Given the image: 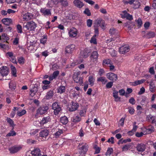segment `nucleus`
<instances>
[{
	"label": "nucleus",
	"mask_w": 156,
	"mask_h": 156,
	"mask_svg": "<svg viewBox=\"0 0 156 156\" xmlns=\"http://www.w3.org/2000/svg\"><path fill=\"white\" fill-rule=\"evenodd\" d=\"M7 121L8 122L11 126L12 127H14V126L13 121L12 119L9 118H7Z\"/></svg>",
	"instance_id": "nucleus-41"
},
{
	"label": "nucleus",
	"mask_w": 156,
	"mask_h": 156,
	"mask_svg": "<svg viewBox=\"0 0 156 156\" xmlns=\"http://www.w3.org/2000/svg\"><path fill=\"white\" fill-rule=\"evenodd\" d=\"M128 111L130 114L132 115L133 114L135 110L134 109L132 108H129Z\"/></svg>",
	"instance_id": "nucleus-62"
},
{
	"label": "nucleus",
	"mask_w": 156,
	"mask_h": 156,
	"mask_svg": "<svg viewBox=\"0 0 156 156\" xmlns=\"http://www.w3.org/2000/svg\"><path fill=\"white\" fill-rule=\"evenodd\" d=\"M146 148L145 145L143 144H137L136 147V148L139 152L144 151Z\"/></svg>",
	"instance_id": "nucleus-17"
},
{
	"label": "nucleus",
	"mask_w": 156,
	"mask_h": 156,
	"mask_svg": "<svg viewBox=\"0 0 156 156\" xmlns=\"http://www.w3.org/2000/svg\"><path fill=\"white\" fill-rule=\"evenodd\" d=\"M26 113V111L25 110H23L21 111H19L17 112V115L19 116H21Z\"/></svg>",
	"instance_id": "nucleus-45"
},
{
	"label": "nucleus",
	"mask_w": 156,
	"mask_h": 156,
	"mask_svg": "<svg viewBox=\"0 0 156 156\" xmlns=\"http://www.w3.org/2000/svg\"><path fill=\"white\" fill-rule=\"evenodd\" d=\"M60 2L63 6H66L68 5V3L67 2V0H60Z\"/></svg>",
	"instance_id": "nucleus-53"
},
{
	"label": "nucleus",
	"mask_w": 156,
	"mask_h": 156,
	"mask_svg": "<svg viewBox=\"0 0 156 156\" xmlns=\"http://www.w3.org/2000/svg\"><path fill=\"white\" fill-rule=\"evenodd\" d=\"M66 90V88L65 86H60L58 89V93L60 94L62 93L65 92Z\"/></svg>",
	"instance_id": "nucleus-29"
},
{
	"label": "nucleus",
	"mask_w": 156,
	"mask_h": 156,
	"mask_svg": "<svg viewBox=\"0 0 156 156\" xmlns=\"http://www.w3.org/2000/svg\"><path fill=\"white\" fill-rule=\"evenodd\" d=\"M52 133L53 136V138H58L59 137L61 134L63 133V131L62 129L58 128H54L52 129Z\"/></svg>",
	"instance_id": "nucleus-4"
},
{
	"label": "nucleus",
	"mask_w": 156,
	"mask_h": 156,
	"mask_svg": "<svg viewBox=\"0 0 156 156\" xmlns=\"http://www.w3.org/2000/svg\"><path fill=\"white\" fill-rule=\"evenodd\" d=\"M52 108L54 110V113L55 115H57L60 112L61 110V106L58 102H55L52 105Z\"/></svg>",
	"instance_id": "nucleus-3"
},
{
	"label": "nucleus",
	"mask_w": 156,
	"mask_h": 156,
	"mask_svg": "<svg viewBox=\"0 0 156 156\" xmlns=\"http://www.w3.org/2000/svg\"><path fill=\"white\" fill-rule=\"evenodd\" d=\"M9 59L10 61H11L13 63H17V62L16 61V58L14 56H13V57L9 58Z\"/></svg>",
	"instance_id": "nucleus-60"
},
{
	"label": "nucleus",
	"mask_w": 156,
	"mask_h": 156,
	"mask_svg": "<svg viewBox=\"0 0 156 156\" xmlns=\"http://www.w3.org/2000/svg\"><path fill=\"white\" fill-rule=\"evenodd\" d=\"M113 149L112 148H108L106 153V156H110V155L113 153Z\"/></svg>",
	"instance_id": "nucleus-35"
},
{
	"label": "nucleus",
	"mask_w": 156,
	"mask_h": 156,
	"mask_svg": "<svg viewBox=\"0 0 156 156\" xmlns=\"http://www.w3.org/2000/svg\"><path fill=\"white\" fill-rule=\"evenodd\" d=\"M32 16L29 13H25L23 16V20L24 21H28L30 20Z\"/></svg>",
	"instance_id": "nucleus-24"
},
{
	"label": "nucleus",
	"mask_w": 156,
	"mask_h": 156,
	"mask_svg": "<svg viewBox=\"0 0 156 156\" xmlns=\"http://www.w3.org/2000/svg\"><path fill=\"white\" fill-rule=\"evenodd\" d=\"M73 78L74 81L77 83H79L80 84H82L83 83L82 78L77 73H75L73 76Z\"/></svg>",
	"instance_id": "nucleus-7"
},
{
	"label": "nucleus",
	"mask_w": 156,
	"mask_h": 156,
	"mask_svg": "<svg viewBox=\"0 0 156 156\" xmlns=\"http://www.w3.org/2000/svg\"><path fill=\"white\" fill-rule=\"evenodd\" d=\"M81 120V118L77 115H74L71 119V121L72 122L75 123L80 122Z\"/></svg>",
	"instance_id": "nucleus-23"
},
{
	"label": "nucleus",
	"mask_w": 156,
	"mask_h": 156,
	"mask_svg": "<svg viewBox=\"0 0 156 156\" xmlns=\"http://www.w3.org/2000/svg\"><path fill=\"white\" fill-rule=\"evenodd\" d=\"M133 8L134 9H136L139 8L140 5V2L137 1L135 2L134 3H133Z\"/></svg>",
	"instance_id": "nucleus-30"
},
{
	"label": "nucleus",
	"mask_w": 156,
	"mask_h": 156,
	"mask_svg": "<svg viewBox=\"0 0 156 156\" xmlns=\"http://www.w3.org/2000/svg\"><path fill=\"white\" fill-rule=\"evenodd\" d=\"M103 65H110V60L109 59H106L103 62Z\"/></svg>",
	"instance_id": "nucleus-56"
},
{
	"label": "nucleus",
	"mask_w": 156,
	"mask_h": 156,
	"mask_svg": "<svg viewBox=\"0 0 156 156\" xmlns=\"http://www.w3.org/2000/svg\"><path fill=\"white\" fill-rule=\"evenodd\" d=\"M47 41V37L46 36H44L40 39L41 43L44 44Z\"/></svg>",
	"instance_id": "nucleus-36"
},
{
	"label": "nucleus",
	"mask_w": 156,
	"mask_h": 156,
	"mask_svg": "<svg viewBox=\"0 0 156 156\" xmlns=\"http://www.w3.org/2000/svg\"><path fill=\"white\" fill-rule=\"evenodd\" d=\"M129 46L128 45H125L120 47L119 49V52L121 54H124L129 51Z\"/></svg>",
	"instance_id": "nucleus-10"
},
{
	"label": "nucleus",
	"mask_w": 156,
	"mask_h": 156,
	"mask_svg": "<svg viewBox=\"0 0 156 156\" xmlns=\"http://www.w3.org/2000/svg\"><path fill=\"white\" fill-rule=\"evenodd\" d=\"M124 120H125V118H122L119 121V125L122 126L124 124Z\"/></svg>",
	"instance_id": "nucleus-50"
},
{
	"label": "nucleus",
	"mask_w": 156,
	"mask_h": 156,
	"mask_svg": "<svg viewBox=\"0 0 156 156\" xmlns=\"http://www.w3.org/2000/svg\"><path fill=\"white\" fill-rule=\"evenodd\" d=\"M89 51H88L87 50L85 49L83 51L81 52V54L82 56L83 57L87 58L89 55Z\"/></svg>",
	"instance_id": "nucleus-32"
},
{
	"label": "nucleus",
	"mask_w": 156,
	"mask_h": 156,
	"mask_svg": "<svg viewBox=\"0 0 156 156\" xmlns=\"http://www.w3.org/2000/svg\"><path fill=\"white\" fill-rule=\"evenodd\" d=\"M144 134V133L142 132L140 133L136 132L135 135L137 137H140L142 136Z\"/></svg>",
	"instance_id": "nucleus-61"
},
{
	"label": "nucleus",
	"mask_w": 156,
	"mask_h": 156,
	"mask_svg": "<svg viewBox=\"0 0 156 156\" xmlns=\"http://www.w3.org/2000/svg\"><path fill=\"white\" fill-rule=\"evenodd\" d=\"M97 81L101 82L102 84H105L107 81L106 78L103 77H101L98 78Z\"/></svg>",
	"instance_id": "nucleus-31"
},
{
	"label": "nucleus",
	"mask_w": 156,
	"mask_h": 156,
	"mask_svg": "<svg viewBox=\"0 0 156 156\" xmlns=\"http://www.w3.org/2000/svg\"><path fill=\"white\" fill-rule=\"evenodd\" d=\"M38 88L37 87L34 86L30 90V91L31 93L30 95L31 96H34L35 93L37 92Z\"/></svg>",
	"instance_id": "nucleus-27"
},
{
	"label": "nucleus",
	"mask_w": 156,
	"mask_h": 156,
	"mask_svg": "<svg viewBox=\"0 0 156 156\" xmlns=\"http://www.w3.org/2000/svg\"><path fill=\"white\" fill-rule=\"evenodd\" d=\"M88 145L85 143H80L78 146V150L79 154L83 155L85 154L88 149Z\"/></svg>",
	"instance_id": "nucleus-1"
},
{
	"label": "nucleus",
	"mask_w": 156,
	"mask_h": 156,
	"mask_svg": "<svg viewBox=\"0 0 156 156\" xmlns=\"http://www.w3.org/2000/svg\"><path fill=\"white\" fill-rule=\"evenodd\" d=\"M92 23V20L90 19H88L87 21V26L88 27H90L91 26Z\"/></svg>",
	"instance_id": "nucleus-47"
},
{
	"label": "nucleus",
	"mask_w": 156,
	"mask_h": 156,
	"mask_svg": "<svg viewBox=\"0 0 156 156\" xmlns=\"http://www.w3.org/2000/svg\"><path fill=\"white\" fill-rule=\"evenodd\" d=\"M109 52L112 56L115 57L116 55V51L113 49H110Z\"/></svg>",
	"instance_id": "nucleus-40"
},
{
	"label": "nucleus",
	"mask_w": 156,
	"mask_h": 156,
	"mask_svg": "<svg viewBox=\"0 0 156 156\" xmlns=\"http://www.w3.org/2000/svg\"><path fill=\"white\" fill-rule=\"evenodd\" d=\"M48 109V106L46 105L41 106L37 110V114L41 115H43L46 113Z\"/></svg>",
	"instance_id": "nucleus-5"
},
{
	"label": "nucleus",
	"mask_w": 156,
	"mask_h": 156,
	"mask_svg": "<svg viewBox=\"0 0 156 156\" xmlns=\"http://www.w3.org/2000/svg\"><path fill=\"white\" fill-rule=\"evenodd\" d=\"M94 36H98L99 34V31L98 28V27H94Z\"/></svg>",
	"instance_id": "nucleus-51"
},
{
	"label": "nucleus",
	"mask_w": 156,
	"mask_h": 156,
	"mask_svg": "<svg viewBox=\"0 0 156 156\" xmlns=\"http://www.w3.org/2000/svg\"><path fill=\"white\" fill-rule=\"evenodd\" d=\"M84 13L88 16H89L91 15V13L90 11L88 8H86L85 9L84 11Z\"/></svg>",
	"instance_id": "nucleus-48"
},
{
	"label": "nucleus",
	"mask_w": 156,
	"mask_h": 156,
	"mask_svg": "<svg viewBox=\"0 0 156 156\" xmlns=\"http://www.w3.org/2000/svg\"><path fill=\"white\" fill-rule=\"evenodd\" d=\"M69 35L71 37H75L77 34V31L76 29L72 27L71 28L69 32Z\"/></svg>",
	"instance_id": "nucleus-11"
},
{
	"label": "nucleus",
	"mask_w": 156,
	"mask_h": 156,
	"mask_svg": "<svg viewBox=\"0 0 156 156\" xmlns=\"http://www.w3.org/2000/svg\"><path fill=\"white\" fill-rule=\"evenodd\" d=\"M41 12L42 14L45 16H50L51 14L50 9H47L46 8H41Z\"/></svg>",
	"instance_id": "nucleus-13"
},
{
	"label": "nucleus",
	"mask_w": 156,
	"mask_h": 156,
	"mask_svg": "<svg viewBox=\"0 0 156 156\" xmlns=\"http://www.w3.org/2000/svg\"><path fill=\"white\" fill-rule=\"evenodd\" d=\"M31 154L33 156H41V151L38 148H35L31 151Z\"/></svg>",
	"instance_id": "nucleus-16"
},
{
	"label": "nucleus",
	"mask_w": 156,
	"mask_h": 156,
	"mask_svg": "<svg viewBox=\"0 0 156 156\" xmlns=\"http://www.w3.org/2000/svg\"><path fill=\"white\" fill-rule=\"evenodd\" d=\"M53 91H50L48 92L47 94V95L46 96V98L47 99H49L51 98L52 96H53Z\"/></svg>",
	"instance_id": "nucleus-38"
},
{
	"label": "nucleus",
	"mask_w": 156,
	"mask_h": 156,
	"mask_svg": "<svg viewBox=\"0 0 156 156\" xmlns=\"http://www.w3.org/2000/svg\"><path fill=\"white\" fill-rule=\"evenodd\" d=\"M51 120V119L49 116L44 117L42 119V120L41 121V124L42 125H44L48 123V122H50Z\"/></svg>",
	"instance_id": "nucleus-22"
},
{
	"label": "nucleus",
	"mask_w": 156,
	"mask_h": 156,
	"mask_svg": "<svg viewBox=\"0 0 156 156\" xmlns=\"http://www.w3.org/2000/svg\"><path fill=\"white\" fill-rule=\"evenodd\" d=\"M2 21L6 25H8L9 24L12 22V20L8 18L3 19L2 20Z\"/></svg>",
	"instance_id": "nucleus-28"
},
{
	"label": "nucleus",
	"mask_w": 156,
	"mask_h": 156,
	"mask_svg": "<svg viewBox=\"0 0 156 156\" xmlns=\"http://www.w3.org/2000/svg\"><path fill=\"white\" fill-rule=\"evenodd\" d=\"M94 80L95 79L92 76H90L89 77L88 81L89 83V84L91 85V86H93L94 85Z\"/></svg>",
	"instance_id": "nucleus-33"
},
{
	"label": "nucleus",
	"mask_w": 156,
	"mask_h": 156,
	"mask_svg": "<svg viewBox=\"0 0 156 156\" xmlns=\"http://www.w3.org/2000/svg\"><path fill=\"white\" fill-rule=\"evenodd\" d=\"M104 21L101 18H98L94 21V27H99Z\"/></svg>",
	"instance_id": "nucleus-18"
},
{
	"label": "nucleus",
	"mask_w": 156,
	"mask_h": 156,
	"mask_svg": "<svg viewBox=\"0 0 156 156\" xmlns=\"http://www.w3.org/2000/svg\"><path fill=\"white\" fill-rule=\"evenodd\" d=\"M96 36H94V35L91 38L90 41V42L91 43H93L94 44H97L96 39Z\"/></svg>",
	"instance_id": "nucleus-39"
},
{
	"label": "nucleus",
	"mask_w": 156,
	"mask_h": 156,
	"mask_svg": "<svg viewBox=\"0 0 156 156\" xmlns=\"http://www.w3.org/2000/svg\"><path fill=\"white\" fill-rule=\"evenodd\" d=\"M79 106L78 104L76 103L72 102L71 106L69 108V111L73 112L76 110L77 109Z\"/></svg>",
	"instance_id": "nucleus-20"
},
{
	"label": "nucleus",
	"mask_w": 156,
	"mask_h": 156,
	"mask_svg": "<svg viewBox=\"0 0 156 156\" xmlns=\"http://www.w3.org/2000/svg\"><path fill=\"white\" fill-rule=\"evenodd\" d=\"M16 133L14 131H12L8 133L7 135V136H12L16 135Z\"/></svg>",
	"instance_id": "nucleus-46"
},
{
	"label": "nucleus",
	"mask_w": 156,
	"mask_h": 156,
	"mask_svg": "<svg viewBox=\"0 0 156 156\" xmlns=\"http://www.w3.org/2000/svg\"><path fill=\"white\" fill-rule=\"evenodd\" d=\"M73 3L75 6L79 8H81L84 5L83 3L80 0H75Z\"/></svg>",
	"instance_id": "nucleus-15"
},
{
	"label": "nucleus",
	"mask_w": 156,
	"mask_h": 156,
	"mask_svg": "<svg viewBox=\"0 0 156 156\" xmlns=\"http://www.w3.org/2000/svg\"><path fill=\"white\" fill-rule=\"evenodd\" d=\"M75 49V46L74 44H72L68 45L65 49L66 53L71 54Z\"/></svg>",
	"instance_id": "nucleus-9"
},
{
	"label": "nucleus",
	"mask_w": 156,
	"mask_h": 156,
	"mask_svg": "<svg viewBox=\"0 0 156 156\" xmlns=\"http://www.w3.org/2000/svg\"><path fill=\"white\" fill-rule=\"evenodd\" d=\"M107 77L109 80L112 81H116L117 79V75L112 73H109L106 74Z\"/></svg>",
	"instance_id": "nucleus-8"
},
{
	"label": "nucleus",
	"mask_w": 156,
	"mask_h": 156,
	"mask_svg": "<svg viewBox=\"0 0 156 156\" xmlns=\"http://www.w3.org/2000/svg\"><path fill=\"white\" fill-rule=\"evenodd\" d=\"M39 134L40 136L46 138L49 134V131L47 129H44L40 132Z\"/></svg>",
	"instance_id": "nucleus-19"
},
{
	"label": "nucleus",
	"mask_w": 156,
	"mask_h": 156,
	"mask_svg": "<svg viewBox=\"0 0 156 156\" xmlns=\"http://www.w3.org/2000/svg\"><path fill=\"white\" fill-rule=\"evenodd\" d=\"M119 92L120 94V95L123 96L125 94V91L124 89H121L119 90Z\"/></svg>",
	"instance_id": "nucleus-64"
},
{
	"label": "nucleus",
	"mask_w": 156,
	"mask_h": 156,
	"mask_svg": "<svg viewBox=\"0 0 156 156\" xmlns=\"http://www.w3.org/2000/svg\"><path fill=\"white\" fill-rule=\"evenodd\" d=\"M59 72L57 70L54 72L52 74L49 76V79L50 81L53 80L56 78L59 74Z\"/></svg>",
	"instance_id": "nucleus-21"
},
{
	"label": "nucleus",
	"mask_w": 156,
	"mask_h": 156,
	"mask_svg": "<svg viewBox=\"0 0 156 156\" xmlns=\"http://www.w3.org/2000/svg\"><path fill=\"white\" fill-rule=\"evenodd\" d=\"M37 24L33 21L27 22L25 25H24L23 28L29 31H34L37 27Z\"/></svg>",
	"instance_id": "nucleus-2"
},
{
	"label": "nucleus",
	"mask_w": 156,
	"mask_h": 156,
	"mask_svg": "<svg viewBox=\"0 0 156 156\" xmlns=\"http://www.w3.org/2000/svg\"><path fill=\"white\" fill-rule=\"evenodd\" d=\"M8 73V68L6 66L2 67L0 70V80H2V77L7 76Z\"/></svg>",
	"instance_id": "nucleus-6"
},
{
	"label": "nucleus",
	"mask_w": 156,
	"mask_h": 156,
	"mask_svg": "<svg viewBox=\"0 0 156 156\" xmlns=\"http://www.w3.org/2000/svg\"><path fill=\"white\" fill-rule=\"evenodd\" d=\"M2 41L4 42H7V41L9 40V38L7 35L5 34H3L1 35Z\"/></svg>",
	"instance_id": "nucleus-34"
},
{
	"label": "nucleus",
	"mask_w": 156,
	"mask_h": 156,
	"mask_svg": "<svg viewBox=\"0 0 156 156\" xmlns=\"http://www.w3.org/2000/svg\"><path fill=\"white\" fill-rule=\"evenodd\" d=\"M47 6L49 7H52L54 4L52 2V0H51L49 1L48 3L47 4Z\"/></svg>",
	"instance_id": "nucleus-54"
},
{
	"label": "nucleus",
	"mask_w": 156,
	"mask_h": 156,
	"mask_svg": "<svg viewBox=\"0 0 156 156\" xmlns=\"http://www.w3.org/2000/svg\"><path fill=\"white\" fill-rule=\"evenodd\" d=\"M98 55L97 51H94L91 54L90 56V59L94 62L97 61Z\"/></svg>",
	"instance_id": "nucleus-14"
},
{
	"label": "nucleus",
	"mask_w": 156,
	"mask_h": 156,
	"mask_svg": "<svg viewBox=\"0 0 156 156\" xmlns=\"http://www.w3.org/2000/svg\"><path fill=\"white\" fill-rule=\"evenodd\" d=\"M154 117L152 116L151 115H150L147 116V119L148 121L151 122V120H152Z\"/></svg>",
	"instance_id": "nucleus-59"
},
{
	"label": "nucleus",
	"mask_w": 156,
	"mask_h": 156,
	"mask_svg": "<svg viewBox=\"0 0 156 156\" xmlns=\"http://www.w3.org/2000/svg\"><path fill=\"white\" fill-rule=\"evenodd\" d=\"M138 126H133V128L132 131L129 132V134L131 136L133 134V133L135 132Z\"/></svg>",
	"instance_id": "nucleus-37"
},
{
	"label": "nucleus",
	"mask_w": 156,
	"mask_h": 156,
	"mask_svg": "<svg viewBox=\"0 0 156 156\" xmlns=\"http://www.w3.org/2000/svg\"><path fill=\"white\" fill-rule=\"evenodd\" d=\"M17 31L18 33H21L22 32V27L20 25L18 24L17 25Z\"/></svg>",
	"instance_id": "nucleus-52"
},
{
	"label": "nucleus",
	"mask_w": 156,
	"mask_h": 156,
	"mask_svg": "<svg viewBox=\"0 0 156 156\" xmlns=\"http://www.w3.org/2000/svg\"><path fill=\"white\" fill-rule=\"evenodd\" d=\"M144 133L145 134H149L151 133L152 132L154 131V128L153 126H151V128L147 129L144 128Z\"/></svg>",
	"instance_id": "nucleus-25"
},
{
	"label": "nucleus",
	"mask_w": 156,
	"mask_h": 156,
	"mask_svg": "<svg viewBox=\"0 0 156 156\" xmlns=\"http://www.w3.org/2000/svg\"><path fill=\"white\" fill-rule=\"evenodd\" d=\"M60 122L62 123L63 124H66L68 121V120L67 118L64 116L61 117L60 119Z\"/></svg>",
	"instance_id": "nucleus-26"
},
{
	"label": "nucleus",
	"mask_w": 156,
	"mask_h": 156,
	"mask_svg": "<svg viewBox=\"0 0 156 156\" xmlns=\"http://www.w3.org/2000/svg\"><path fill=\"white\" fill-rule=\"evenodd\" d=\"M27 144L31 145L35 143L36 141L31 139H28L27 140Z\"/></svg>",
	"instance_id": "nucleus-44"
},
{
	"label": "nucleus",
	"mask_w": 156,
	"mask_h": 156,
	"mask_svg": "<svg viewBox=\"0 0 156 156\" xmlns=\"http://www.w3.org/2000/svg\"><path fill=\"white\" fill-rule=\"evenodd\" d=\"M154 85L152 83H151L150 84V90L151 91L153 92L154 91Z\"/></svg>",
	"instance_id": "nucleus-43"
},
{
	"label": "nucleus",
	"mask_w": 156,
	"mask_h": 156,
	"mask_svg": "<svg viewBox=\"0 0 156 156\" xmlns=\"http://www.w3.org/2000/svg\"><path fill=\"white\" fill-rule=\"evenodd\" d=\"M116 32V30L113 28H112L110 29L109 30L110 34H113Z\"/></svg>",
	"instance_id": "nucleus-63"
},
{
	"label": "nucleus",
	"mask_w": 156,
	"mask_h": 156,
	"mask_svg": "<svg viewBox=\"0 0 156 156\" xmlns=\"http://www.w3.org/2000/svg\"><path fill=\"white\" fill-rule=\"evenodd\" d=\"M130 147V145L129 144H126L122 148V151H126Z\"/></svg>",
	"instance_id": "nucleus-42"
},
{
	"label": "nucleus",
	"mask_w": 156,
	"mask_h": 156,
	"mask_svg": "<svg viewBox=\"0 0 156 156\" xmlns=\"http://www.w3.org/2000/svg\"><path fill=\"white\" fill-rule=\"evenodd\" d=\"M113 85V82L110 81L108 82L106 85V87L107 88H111Z\"/></svg>",
	"instance_id": "nucleus-55"
},
{
	"label": "nucleus",
	"mask_w": 156,
	"mask_h": 156,
	"mask_svg": "<svg viewBox=\"0 0 156 156\" xmlns=\"http://www.w3.org/2000/svg\"><path fill=\"white\" fill-rule=\"evenodd\" d=\"M137 22L138 24V26L140 27L142 24V21L141 19L140 18H139L137 20Z\"/></svg>",
	"instance_id": "nucleus-57"
},
{
	"label": "nucleus",
	"mask_w": 156,
	"mask_h": 156,
	"mask_svg": "<svg viewBox=\"0 0 156 156\" xmlns=\"http://www.w3.org/2000/svg\"><path fill=\"white\" fill-rule=\"evenodd\" d=\"M24 59L23 57H21L18 59V62L20 64H23L24 63Z\"/></svg>",
	"instance_id": "nucleus-58"
},
{
	"label": "nucleus",
	"mask_w": 156,
	"mask_h": 156,
	"mask_svg": "<svg viewBox=\"0 0 156 156\" xmlns=\"http://www.w3.org/2000/svg\"><path fill=\"white\" fill-rule=\"evenodd\" d=\"M11 67L12 70V73L13 75H16V69L15 67L12 66H11Z\"/></svg>",
	"instance_id": "nucleus-49"
},
{
	"label": "nucleus",
	"mask_w": 156,
	"mask_h": 156,
	"mask_svg": "<svg viewBox=\"0 0 156 156\" xmlns=\"http://www.w3.org/2000/svg\"><path fill=\"white\" fill-rule=\"evenodd\" d=\"M22 148V147L21 146H14L10 148L9 150L11 153H14L20 151Z\"/></svg>",
	"instance_id": "nucleus-12"
}]
</instances>
